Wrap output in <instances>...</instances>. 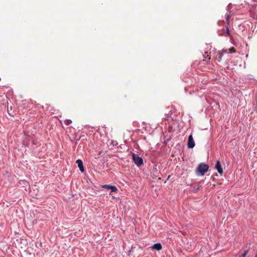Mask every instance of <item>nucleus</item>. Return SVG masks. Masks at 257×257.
Masks as SVG:
<instances>
[{
	"label": "nucleus",
	"mask_w": 257,
	"mask_h": 257,
	"mask_svg": "<svg viewBox=\"0 0 257 257\" xmlns=\"http://www.w3.org/2000/svg\"><path fill=\"white\" fill-rule=\"evenodd\" d=\"M208 165L204 163H201L198 166L196 173L198 176H203L208 171Z\"/></svg>",
	"instance_id": "nucleus-1"
},
{
	"label": "nucleus",
	"mask_w": 257,
	"mask_h": 257,
	"mask_svg": "<svg viewBox=\"0 0 257 257\" xmlns=\"http://www.w3.org/2000/svg\"><path fill=\"white\" fill-rule=\"evenodd\" d=\"M133 159L138 166H140L143 164V160L142 158L140 157L137 154H133Z\"/></svg>",
	"instance_id": "nucleus-2"
},
{
	"label": "nucleus",
	"mask_w": 257,
	"mask_h": 257,
	"mask_svg": "<svg viewBox=\"0 0 257 257\" xmlns=\"http://www.w3.org/2000/svg\"><path fill=\"white\" fill-rule=\"evenodd\" d=\"M187 145L189 149H192L195 146V142L192 135H190L188 137Z\"/></svg>",
	"instance_id": "nucleus-3"
},
{
	"label": "nucleus",
	"mask_w": 257,
	"mask_h": 257,
	"mask_svg": "<svg viewBox=\"0 0 257 257\" xmlns=\"http://www.w3.org/2000/svg\"><path fill=\"white\" fill-rule=\"evenodd\" d=\"M102 187V188H105L107 190H111V192L109 193V195H111L112 192H116L117 191V188L114 186L104 185Z\"/></svg>",
	"instance_id": "nucleus-4"
},
{
	"label": "nucleus",
	"mask_w": 257,
	"mask_h": 257,
	"mask_svg": "<svg viewBox=\"0 0 257 257\" xmlns=\"http://www.w3.org/2000/svg\"><path fill=\"white\" fill-rule=\"evenodd\" d=\"M215 168L217 170L218 172L220 174H222L223 173V169L222 168L221 165L220 164V161H217L215 165Z\"/></svg>",
	"instance_id": "nucleus-5"
},
{
	"label": "nucleus",
	"mask_w": 257,
	"mask_h": 257,
	"mask_svg": "<svg viewBox=\"0 0 257 257\" xmlns=\"http://www.w3.org/2000/svg\"><path fill=\"white\" fill-rule=\"evenodd\" d=\"M76 162L78 164V166L80 170L81 171V172H84V169L82 161L81 160L78 159L76 161Z\"/></svg>",
	"instance_id": "nucleus-6"
},
{
	"label": "nucleus",
	"mask_w": 257,
	"mask_h": 257,
	"mask_svg": "<svg viewBox=\"0 0 257 257\" xmlns=\"http://www.w3.org/2000/svg\"><path fill=\"white\" fill-rule=\"evenodd\" d=\"M152 248L153 249H156L157 250H160L162 248V246L161 243H157L154 244L152 246Z\"/></svg>",
	"instance_id": "nucleus-7"
},
{
	"label": "nucleus",
	"mask_w": 257,
	"mask_h": 257,
	"mask_svg": "<svg viewBox=\"0 0 257 257\" xmlns=\"http://www.w3.org/2000/svg\"><path fill=\"white\" fill-rule=\"evenodd\" d=\"M222 52H219L217 55L215 57V60H216L218 62H221L222 60V58L223 56Z\"/></svg>",
	"instance_id": "nucleus-8"
},
{
	"label": "nucleus",
	"mask_w": 257,
	"mask_h": 257,
	"mask_svg": "<svg viewBox=\"0 0 257 257\" xmlns=\"http://www.w3.org/2000/svg\"><path fill=\"white\" fill-rule=\"evenodd\" d=\"M236 52V50L234 47H231V48L228 49V53H233Z\"/></svg>",
	"instance_id": "nucleus-9"
},
{
	"label": "nucleus",
	"mask_w": 257,
	"mask_h": 257,
	"mask_svg": "<svg viewBox=\"0 0 257 257\" xmlns=\"http://www.w3.org/2000/svg\"><path fill=\"white\" fill-rule=\"evenodd\" d=\"M71 122L72 121L70 119H66L65 120H64V123L67 125H69L70 123H71Z\"/></svg>",
	"instance_id": "nucleus-10"
},
{
	"label": "nucleus",
	"mask_w": 257,
	"mask_h": 257,
	"mask_svg": "<svg viewBox=\"0 0 257 257\" xmlns=\"http://www.w3.org/2000/svg\"><path fill=\"white\" fill-rule=\"evenodd\" d=\"M226 36H230V32L228 29V25L226 26Z\"/></svg>",
	"instance_id": "nucleus-11"
},
{
	"label": "nucleus",
	"mask_w": 257,
	"mask_h": 257,
	"mask_svg": "<svg viewBox=\"0 0 257 257\" xmlns=\"http://www.w3.org/2000/svg\"><path fill=\"white\" fill-rule=\"evenodd\" d=\"M230 16L229 14H228L226 16V20L227 23V25H229V19H230Z\"/></svg>",
	"instance_id": "nucleus-12"
},
{
	"label": "nucleus",
	"mask_w": 257,
	"mask_h": 257,
	"mask_svg": "<svg viewBox=\"0 0 257 257\" xmlns=\"http://www.w3.org/2000/svg\"><path fill=\"white\" fill-rule=\"evenodd\" d=\"M248 252V250H246L245 251H244V252H243V253H242L241 255H240L239 257H245L247 253Z\"/></svg>",
	"instance_id": "nucleus-13"
},
{
	"label": "nucleus",
	"mask_w": 257,
	"mask_h": 257,
	"mask_svg": "<svg viewBox=\"0 0 257 257\" xmlns=\"http://www.w3.org/2000/svg\"><path fill=\"white\" fill-rule=\"evenodd\" d=\"M221 52H222L223 54L224 53H228V49H223Z\"/></svg>",
	"instance_id": "nucleus-14"
},
{
	"label": "nucleus",
	"mask_w": 257,
	"mask_h": 257,
	"mask_svg": "<svg viewBox=\"0 0 257 257\" xmlns=\"http://www.w3.org/2000/svg\"><path fill=\"white\" fill-rule=\"evenodd\" d=\"M254 257H257V254L255 255Z\"/></svg>",
	"instance_id": "nucleus-15"
},
{
	"label": "nucleus",
	"mask_w": 257,
	"mask_h": 257,
	"mask_svg": "<svg viewBox=\"0 0 257 257\" xmlns=\"http://www.w3.org/2000/svg\"><path fill=\"white\" fill-rule=\"evenodd\" d=\"M256 107H257V105H256V106H255V108H256Z\"/></svg>",
	"instance_id": "nucleus-16"
},
{
	"label": "nucleus",
	"mask_w": 257,
	"mask_h": 257,
	"mask_svg": "<svg viewBox=\"0 0 257 257\" xmlns=\"http://www.w3.org/2000/svg\"><path fill=\"white\" fill-rule=\"evenodd\" d=\"M256 107H257V105H256V106H255V108H256Z\"/></svg>",
	"instance_id": "nucleus-17"
},
{
	"label": "nucleus",
	"mask_w": 257,
	"mask_h": 257,
	"mask_svg": "<svg viewBox=\"0 0 257 257\" xmlns=\"http://www.w3.org/2000/svg\"><path fill=\"white\" fill-rule=\"evenodd\" d=\"M256 107H257V105H256V106H255V108H256Z\"/></svg>",
	"instance_id": "nucleus-18"
}]
</instances>
